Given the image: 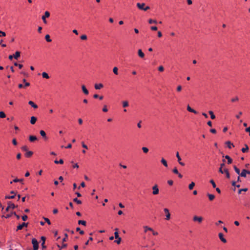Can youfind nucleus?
I'll return each mask as SVG.
<instances>
[{
  "label": "nucleus",
  "mask_w": 250,
  "mask_h": 250,
  "mask_svg": "<svg viewBox=\"0 0 250 250\" xmlns=\"http://www.w3.org/2000/svg\"><path fill=\"white\" fill-rule=\"evenodd\" d=\"M5 36H6L5 33L3 31L0 30V37H1V36L4 37Z\"/></svg>",
  "instance_id": "obj_58"
},
{
  "label": "nucleus",
  "mask_w": 250,
  "mask_h": 250,
  "mask_svg": "<svg viewBox=\"0 0 250 250\" xmlns=\"http://www.w3.org/2000/svg\"><path fill=\"white\" fill-rule=\"evenodd\" d=\"M222 167H220L219 169V172H220L222 174H223L224 173V169H223Z\"/></svg>",
  "instance_id": "obj_62"
},
{
  "label": "nucleus",
  "mask_w": 250,
  "mask_h": 250,
  "mask_svg": "<svg viewBox=\"0 0 250 250\" xmlns=\"http://www.w3.org/2000/svg\"><path fill=\"white\" fill-rule=\"evenodd\" d=\"M226 144L228 146V147L229 148H231V146H233L234 147V146L233 145V144H232L230 141H227Z\"/></svg>",
  "instance_id": "obj_31"
},
{
  "label": "nucleus",
  "mask_w": 250,
  "mask_h": 250,
  "mask_svg": "<svg viewBox=\"0 0 250 250\" xmlns=\"http://www.w3.org/2000/svg\"><path fill=\"white\" fill-rule=\"evenodd\" d=\"M224 173L226 174V177L228 179H229L230 178V174H229V170L227 168H224Z\"/></svg>",
  "instance_id": "obj_25"
},
{
  "label": "nucleus",
  "mask_w": 250,
  "mask_h": 250,
  "mask_svg": "<svg viewBox=\"0 0 250 250\" xmlns=\"http://www.w3.org/2000/svg\"><path fill=\"white\" fill-rule=\"evenodd\" d=\"M28 217L26 215H24L22 216V219L23 221H25L27 219Z\"/></svg>",
  "instance_id": "obj_55"
},
{
  "label": "nucleus",
  "mask_w": 250,
  "mask_h": 250,
  "mask_svg": "<svg viewBox=\"0 0 250 250\" xmlns=\"http://www.w3.org/2000/svg\"><path fill=\"white\" fill-rule=\"evenodd\" d=\"M80 38L82 40H86L87 39V36L85 35H82Z\"/></svg>",
  "instance_id": "obj_52"
},
{
  "label": "nucleus",
  "mask_w": 250,
  "mask_h": 250,
  "mask_svg": "<svg viewBox=\"0 0 250 250\" xmlns=\"http://www.w3.org/2000/svg\"><path fill=\"white\" fill-rule=\"evenodd\" d=\"M44 220H45V221L48 224V225H50L51 224V222L49 220V219L47 218H45V217H44L43 218Z\"/></svg>",
  "instance_id": "obj_51"
},
{
  "label": "nucleus",
  "mask_w": 250,
  "mask_h": 250,
  "mask_svg": "<svg viewBox=\"0 0 250 250\" xmlns=\"http://www.w3.org/2000/svg\"><path fill=\"white\" fill-rule=\"evenodd\" d=\"M37 118L34 117V116H32L31 117V119H30V123L32 124V125H34L36 121H37Z\"/></svg>",
  "instance_id": "obj_19"
},
{
  "label": "nucleus",
  "mask_w": 250,
  "mask_h": 250,
  "mask_svg": "<svg viewBox=\"0 0 250 250\" xmlns=\"http://www.w3.org/2000/svg\"><path fill=\"white\" fill-rule=\"evenodd\" d=\"M242 114V112L241 111H240V112H239L238 114V115H236L235 117H236V118L237 119H239V118H240V116H241Z\"/></svg>",
  "instance_id": "obj_60"
},
{
  "label": "nucleus",
  "mask_w": 250,
  "mask_h": 250,
  "mask_svg": "<svg viewBox=\"0 0 250 250\" xmlns=\"http://www.w3.org/2000/svg\"><path fill=\"white\" fill-rule=\"evenodd\" d=\"M145 5L146 4L145 3H137V7L141 10H142L144 11H147V10L150 9V7L148 6L145 7Z\"/></svg>",
  "instance_id": "obj_2"
},
{
  "label": "nucleus",
  "mask_w": 250,
  "mask_h": 250,
  "mask_svg": "<svg viewBox=\"0 0 250 250\" xmlns=\"http://www.w3.org/2000/svg\"><path fill=\"white\" fill-rule=\"evenodd\" d=\"M40 133L41 134V135L45 139V140H47V137H46V133L43 130H41L40 131Z\"/></svg>",
  "instance_id": "obj_21"
},
{
  "label": "nucleus",
  "mask_w": 250,
  "mask_h": 250,
  "mask_svg": "<svg viewBox=\"0 0 250 250\" xmlns=\"http://www.w3.org/2000/svg\"><path fill=\"white\" fill-rule=\"evenodd\" d=\"M152 194L154 195H157L159 194V189L158 188V185L157 184H155L154 185L152 188Z\"/></svg>",
  "instance_id": "obj_5"
},
{
  "label": "nucleus",
  "mask_w": 250,
  "mask_h": 250,
  "mask_svg": "<svg viewBox=\"0 0 250 250\" xmlns=\"http://www.w3.org/2000/svg\"><path fill=\"white\" fill-rule=\"evenodd\" d=\"M219 237L220 239L221 240V241L224 243H226L227 242L226 239L224 237L223 234L222 233H219Z\"/></svg>",
  "instance_id": "obj_11"
},
{
  "label": "nucleus",
  "mask_w": 250,
  "mask_h": 250,
  "mask_svg": "<svg viewBox=\"0 0 250 250\" xmlns=\"http://www.w3.org/2000/svg\"><path fill=\"white\" fill-rule=\"evenodd\" d=\"M54 163L56 164H62L63 163V161L62 159H60L59 161L55 160Z\"/></svg>",
  "instance_id": "obj_41"
},
{
  "label": "nucleus",
  "mask_w": 250,
  "mask_h": 250,
  "mask_svg": "<svg viewBox=\"0 0 250 250\" xmlns=\"http://www.w3.org/2000/svg\"><path fill=\"white\" fill-rule=\"evenodd\" d=\"M11 194H13V195L12 196H6L5 198L6 199H13L15 198V196H16V193L14 191H11L10 192Z\"/></svg>",
  "instance_id": "obj_15"
},
{
  "label": "nucleus",
  "mask_w": 250,
  "mask_h": 250,
  "mask_svg": "<svg viewBox=\"0 0 250 250\" xmlns=\"http://www.w3.org/2000/svg\"><path fill=\"white\" fill-rule=\"evenodd\" d=\"M247 170L246 169H243L241 171V172L240 173V175L241 177H246L247 175Z\"/></svg>",
  "instance_id": "obj_24"
},
{
  "label": "nucleus",
  "mask_w": 250,
  "mask_h": 250,
  "mask_svg": "<svg viewBox=\"0 0 250 250\" xmlns=\"http://www.w3.org/2000/svg\"><path fill=\"white\" fill-rule=\"evenodd\" d=\"M208 113L209 114V115H210V118H211V119H214L215 118V115L214 114L213 111H208Z\"/></svg>",
  "instance_id": "obj_32"
},
{
  "label": "nucleus",
  "mask_w": 250,
  "mask_h": 250,
  "mask_svg": "<svg viewBox=\"0 0 250 250\" xmlns=\"http://www.w3.org/2000/svg\"><path fill=\"white\" fill-rule=\"evenodd\" d=\"M32 243L33 246V250H38L39 248V244L37 240L35 238H33Z\"/></svg>",
  "instance_id": "obj_4"
},
{
  "label": "nucleus",
  "mask_w": 250,
  "mask_h": 250,
  "mask_svg": "<svg viewBox=\"0 0 250 250\" xmlns=\"http://www.w3.org/2000/svg\"><path fill=\"white\" fill-rule=\"evenodd\" d=\"M28 223H23L22 224L19 225L17 227V231L21 229L24 227H27Z\"/></svg>",
  "instance_id": "obj_10"
},
{
  "label": "nucleus",
  "mask_w": 250,
  "mask_h": 250,
  "mask_svg": "<svg viewBox=\"0 0 250 250\" xmlns=\"http://www.w3.org/2000/svg\"><path fill=\"white\" fill-rule=\"evenodd\" d=\"M164 211L166 214V219L167 220H169L170 218V214L169 213V210L167 208H164Z\"/></svg>",
  "instance_id": "obj_8"
},
{
  "label": "nucleus",
  "mask_w": 250,
  "mask_h": 250,
  "mask_svg": "<svg viewBox=\"0 0 250 250\" xmlns=\"http://www.w3.org/2000/svg\"><path fill=\"white\" fill-rule=\"evenodd\" d=\"M21 55V52L19 51H16L15 54L14 55V58L17 60L20 57Z\"/></svg>",
  "instance_id": "obj_28"
},
{
  "label": "nucleus",
  "mask_w": 250,
  "mask_h": 250,
  "mask_svg": "<svg viewBox=\"0 0 250 250\" xmlns=\"http://www.w3.org/2000/svg\"><path fill=\"white\" fill-rule=\"evenodd\" d=\"M115 230L116 231L114 232V237H115V238L116 239L115 241V242L118 244H120L121 242V238L119 236L118 229L116 228L115 229Z\"/></svg>",
  "instance_id": "obj_1"
},
{
  "label": "nucleus",
  "mask_w": 250,
  "mask_h": 250,
  "mask_svg": "<svg viewBox=\"0 0 250 250\" xmlns=\"http://www.w3.org/2000/svg\"><path fill=\"white\" fill-rule=\"evenodd\" d=\"M172 171L174 174H179L178 170L177 167H176L173 168V169L172 170Z\"/></svg>",
  "instance_id": "obj_50"
},
{
  "label": "nucleus",
  "mask_w": 250,
  "mask_h": 250,
  "mask_svg": "<svg viewBox=\"0 0 250 250\" xmlns=\"http://www.w3.org/2000/svg\"><path fill=\"white\" fill-rule=\"evenodd\" d=\"M76 231H79L80 234L81 235H83L84 234V231L83 230H81L80 228L79 227L76 228Z\"/></svg>",
  "instance_id": "obj_43"
},
{
  "label": "nucleus",
  "mask_w": 250,
  "mask_h": 250,
  "mask_svg": "<svg viewBox=\"0 0 250 250\" xmlns=\"http://www.w3.org/2000/svg\"><path fill=\"white\" fill-rule=\"evenodd\" d=\"M207 196L208 197V199L210 201H213L215 198V196L213 194L208 193Z\"/></svg>",
  "instance_id": "obj_26"
},
{
  "label": "nucleus",
  "mask_w": 250,
  "mask_h": 250,
  "mask_svg": "<svg viewBox=\"0 0 250 250\" xmlns=\"http://www.w3.org/2000/svg\"><path fill=\"white\" fill-rule=\"evenodd\" d=\"M82 89L83 92V93L85 95H88L89 93L88 90L86 89L85 86L84 85H82Z\"/></svg>",
  "instance_id": "obj_12"
},
{
  "label": "nucleus",
  "mask_w": 250,
  "mask_h": 250,
  "mask_svg": "<svg viewBox=\"0 0 250 250\" xmlns=\"http://www.w3.org/2000/svg\"><path fill=\"white\" fill-rule=\"evenodd\" d=\"M28 104L30 105L32 107H33L34 108H38V105L31 101H30L28 102Z\"/></svg>",
  "instance_id": "obj_23"
},
{
  "label": "nucleus",
  "mask_w": 250,
  "mask_h": 250,
  "mask_svg": "<svg viewBox=\"0 0 250 250\" xmlns=\"http://www.w3.org/2000/svg\"><path fill=\"white\" fill-rule=\"evenodd\" d=\"M12 143L14 145L16 146L17 145V142L16 139H13L12 140Z\"/></svg>",
  "instance_id": "obj_61"
},
{
  "label": "nucleus",
  "mask_w": 250,
  "mask_h": 250,
  "mask_svg": "<svg viewBox=\"0 0 250 250\" xmlns=\"http://www.w3.org/2000/svg\"><path fill=\"white\" fill-rule=\"evenodd\" d=\"M248 190V189L247 188H242V189H240L238 190V194H241L242 191H247Z\"/></svg>",
  "instance_id": "obj_42"
},
{
  "label": "nucleus",
  "mask_w": 250,
  "mask_h": 250,
  "mask_svg": "<svg viewBox=\"0 0 250 250\" xmlns=\"http://www.w3.org/2000/svg\"><path fill=\"white\" fill-rule=\"evenodd\" d=\"M128 106V103L127 101H125L123 102V106L124 107H126Z\"/></svg>",
  "instance_id": "obj_39"
},
{
  "label": "nucleus",
  "mask_w": 250,
  "mask_h": 250,
  "mask_svg": "<svg viewBox=\"0 0 250 250\" xmlns=\"http://www.w3.org/2000/svg\"><path fill=\"white\" fill-rule=\"evenodd\" d=\"M195 186V183L193 182H192L188 186V188L190 190L193 189V187Z\"/></svg>",
  "instance_id": "obj_34"
},
{
  "label": "nucleus",
  "mask_w": 250,
  "mask_h": 250,
  "mask_svg": "<svg viewBox=\"0 0 250 250\" xmlns=\"http://www.w3.org/2000/svg\"><path fill=\"white\" fill-rule=\"evenodd\" d=\"M148 23L149 24H151V23H157V21L156 20H152V19H149L148 20Z\"/></svg>",
  "instance_id": "obj_44"
},
{
  "label": "nucleus",
  "mask_w": 250,
  "mask_h": 250,
  "mask_svg": "<svg viewBox=\"0 0 250 250\" xmlns=\"http://www.w3.org/2000/svg\"><path fill=\"white\" fill-rule=\"evenodd\" d=\"M17 207V206H16L13 203H12L11 202L9 201L8 202V206L6 208V211H8L9 209L11 208V209H14L15 208H16Z\"/></svg>",
  "instance_id": "obj_6"
},
{
  "label": "nucleus",
  "mask_w": 250,
  "mask_h": 250,
  "mask_svg": "<svg viewBox=\"0 0 250 250\" xmlns=\"http://www.w3.org/2000/svg\"><path fill=\"white\" fill-rule=\"evenodd\" d=\"M138 56L141 58H144V57H145V54L143 52L142 50L141 49H139L138 50Z\"/></svg>",
  "instance_id": "obj_17"
},
{
  "label": "nucleus",
  "mask_w": 250,
  "mask_h": 250,
  "mask_svg": "<svg viewBox=\"0 0 250 250\" xmlns=\"http://www.w3.org/2000/svg\"><path fill=\"white\" fill-rule=\"evenodd\" d=\"M144 228L145 229V232H146L147 230L153 231V229L151 228L148 227V226H145L144 227Z\"/></svg>",
  "instance_id": "obj_30"
},
{
  "label": "nucleus",
  "mask_w": 250,
  "mask_h": 250,
  "mask_svg": "<svg viewBox=\"0 0 250 250\" xmlns=\"http://www.w3.org/2000/svg\"><path fill=\"white\" fill-rule=\"evenodd\" d=\"M210 183L212 184L213 188H216V184L213 180H211Z\"/></svg>",
  "instance_id": "obj_53"
},
{
  "label": "nucleus",
  "mask_w": 250,
  "mask_h": 250,
  "mask_svg": "<svg viewBox=\"0 0 250 250\" xmlns=\"http://www.w3.org/2000/svg\"><path fill=\"white\" fill-rule=\"evenodd\" d=\"M161 162L165 167H167V162L164 158H162Z\"/></svg>",
  "instance_id": "obj_29"
},
{
  "label": "nucleus",
  "mask_w": 250,
  "mask_h": 250,
  "mask_svg": "<svg viewBox=\"0 0 250 250\" xmlns=\"http://www.w3.org/2000/svg\"><path fill=\"white\" fill-rule=\"evenodd\" d=\"M245 131L249 133V135L250 136V126L246 128Z\"/></svg>",
  "instance_id": "obj_64"
},
{
  "label": "nucleus",
  "mask_w": 250,
  "mask_h": 250,
  "mask_svg": "<svg viewBox=\"0 0 250 250\" xmlns=\"http://www.w3.org/2000/svg\"><path fill=\"white\" fill-rule=\"evenodd\" d=\"M104 87L102 83H96L94 85V87L96 89H100Z\"/></svg>",
  "instance_id": "obj_16"
},
{
  "label": "nucleus",
  "mask_w": 250,
  "mask_h": 250,
  "mask_svg": "<svg viewBox=\"0 0 250 250\" xmlns=\"http://www.w3.org/2000/svg\"><path fill=\"white\" fill-rule=\"evenodd\" d=\"M21 149L23 151H28V147H27V146H22L21 147Z\"/></svg>",
  "instance_id": "obj_47"
},
{
  "label": "nucleus",
  "mask_w": 250,
  "mask_h": 250,
  "mask_svg": "<svg viewBox=\"0 0 250 250\" xmlns=\"http://www.w3.org/2000/svg\"><path fill=\"white\" fill-rule=\"evenodd\" d=\"M151 29L153 31H156L157 30V27L155 26H151L150 27Z\"/></svg>",
  "instance_id": "obj_63"
},
{
  "label": "nucleus",
  "mask_w": 250,
  "mask_h": 250,
  "mask_svg": "<svg viewBox=\"0 0 250 250\" xmlns=\"http://www.w3.org/2000/svg\"><path fill=\"white\" fill-rule=\"evenodd\" d=\"M78 223L79 225H83V226H86V221L84 220H79Z\"/></svg>",
  "instance_id": "obj_33"
},
{
  "label": "nucleus",
  "mask_w": 250,
  "mask_h": 250,
  "mask_svg": "<svg viewBox=\"0 0 250 250\" xmlns=\"http://www.w3.org/2000/svg\"><path fill=\"white\" fill-rule=\"evenodd\" d=\"M245 147L242 148L241 151L243 153L247 152L249 149V146L247 144H245Z\"/></svg>",
  "instance_id": "obj_18"
},
{
  "label": "nucleus",
  "mask_w": 250,
  "mask_h": 250,
  "mask_svg": "<svg viewBox=\"0 0 250 250\" xmlns=\"http://www.w3.org/2000/svg\"><path fill=\"white\" fill-rule=\"evenodd\" d=\"M187 110L189 112L193 113H194L195 114H197V112L196 110H195L194 109L191 108V107L189 105H188L187 106Z\"/></svg>",
  "instance_id": "obj_14"
},
{
  "label": "nucleus",
  "mask_w": 250,
  "mask_h": 250,
  "mask_svg": "<svg viewBox=\"0 0 250 250\" xmlns=\"http://www.w3.org/2000/svg\"><path fill=\"white\" fill-rule=\"evenodd\" d=\"M33 154V152L31 151H27L26 153L25 154V156L27 158L31 157Z\"/></svg>",
  "instance_id": "obj_22"
},
{
  "label": "nucleus",
  "mask_w": 250,
  "mask_h": 250,
  "mask_svg": "<svg viewBox=\"0 0 250 250\" xmlns=\"http://www.w3.org/2000/svg\"><path fill=\"white\" fill-rule=\"evenodd\" d=\"M73 201L76 202L78 204H81L82 201L80 200H78L77 198H75L73 199Z\"/></svg>",
  "instance_id": "obj_40"
},
{
  "label": "nucleus",
  "mask_w": 250,
  "mask_h": 250,
  "mask_svg": "<svg viewBox=\"0 0 250 250\" xmlns=\"http://www.w3.org/2000/svg\"><path fill=\"white\" fill-rule=\"evenodd\" d=\"M6 117L5 114L3 111L0 112V118H3Z\"/></svg>",
  "instance_id": "obj_46"
},
{
  "label": "nucleus",
  "mask_w": 250,
  "mask_h": 250,
  "mask_svg": "<svg viewBox=\"0 0 250 250\" xmlns=\"http://www.w3.org/2000/svg\"><path fill=\"white\" fill-rule=\"evenodd\" d=\"M142 149L145 153H147L148 152V149L146 147H143Z\"/></svg>",
  "instance_id": "obj_45"
},
{
  "label": "nucleus",
  "mask_w": 250,
  "mask_h": 250,
  "mask_svg": "<svg viewBox=\"0 0 250 250\" xmlns=\"http://www.w3.org/2000/svg\"><path fill=\"white\" fill-rule=\"evenodd\" d=\"M176 156L178 159V162H179V164L182 166H185V164L182 162H181V158L179 155V153L178 152H177L176 154Z\"/></svg>",
  "instance_id": "obj_9"
},
{
  "label": "nucleus",
  "mask_w": 250,
  "mask_h": 250,
  "mask_svg": "<svg viewBox=\"0 0 250 250\" xmlns=\"http://www.w3.org/2000/svg\"><path fill=\"white\" fill-rule=\"evenodd\" d=\"M238 100H239L238 97H235V98L231 99V101L232 102H235L236 101H238Z\"/></svg>",
  "instance_id": "obj_54"
},
{
  "label": "nucleus",
  "mask_w": 250,
  "mask_h": 250,
  "mask_svg": "<svg viewBox=\"0 0 250 250\" xmlns=\"http://www.w3.org/2000/svg\"><path fill=\"white\" fill-rule=\"evenodd\" d=\"M29 140L30 142H33L37 140L36 136L30 135L29 137Z\"/></svg>",
  "instance_id": "obj_20"
},
{
  "label": "nucleus",
  "mask_w": 250,
  "mask_h": 250,
  "mask_svg": "<svg viewBox=\"0 0 250 250\" xmlns=\"http://www.w3.org/2000/svg\"><path fill=\"white\" fill-rule=\"evenodd\" d=\"M23 179H18V178H16V179H14L13 181L14 182H21V183H22V181H23Z\"/></svg>",
  "instance_id": "obj_49"
},
{
  "label": "nucleus",
  "mask_w": 250,
  "mask_h": 250,
  "mask_svg": "<svg viewBox=\"0 0 250 250\" xmlns=\"http://www.w3.org/2000/svg\"><path fill=\"white\" fill-rule=\"evenodd\" d=\"M14 65L16 66H18L20 69H21L23 67L22 64H19L17 62H15Z\"/></svg>",
  "instance_id": "obj_48"
},
{
  "label": "nucleus",
  "mask_w": 250,
  "mask_h": 250,
  "mask_svg": "<svg viewBox=\"0 0 250 250\" xmlns=\"http://www.w3.org/2000/svg\"><path fill=\"white\" fill-rule=\"evenodd\" d=\"M118 68L117 67H114L113 69V72L115 75L118 74Z\"/></svg>",
  "instance_id": "obj_38"
},
{
  "label": "nucleus",
  "mask_w": 250,
  "mask_h": 250,
  "mask_svg": "<svg viewBox=\"0 0 250 250\" xmlns=\"http://www.w3.org/2000/svg\"><path fill=\"white\" fill-rule=\"evenodd\" d=\"M233 168H234V169L235 170V171L238 174H240V169L237 167L236 166H233Z\"/></svg>",
  "instance_id": "obj_35"
},
{
  "label": "nucleus",
  "mask_w": 250,
  "mask_h": 250,
  "mask_svg": "<svg viewBox=\"0 0 250 250\" xmlns=\"http://www.w3.org/2000/svg\"><path fill=\"white\" fill-rule=\"evenodd\" d=\"M225 157L226 159H227L228 164H230L232 163V160L229 155H226V156H225Z\"/></svg>",
  "instance_id": "obj_27"
},
{
  "label": "nucleus",
  "mask_w": 250,
  "mask_h": 250,
  "mask_svg": "<svg viewBox=\"0 0 250 250\" xmlns=\"http://www.w3.org/2000/svg\"><path fill=\"white\" fill-rule=\"evenodd\" d=\"M103 111L104 112H107L108 109H107V106H106V105H104V107H103Z\"/></svg>",
  "instance_id": "obj_56"
},
{
  "label": "nucleus",
  "mask_w": 250,
  "mask_h": 250,
  "mask_svg": "<svg viewBox=\"0 0 250 250\" xmlns=\"http://www.w3.org/2000/svg\"><path fill=\"white\" fill-rule=\"evenodd\" d=\"M42 77L44 78H46V79H49V75L46 72H43L42 73Z\"/></svg>",
  "instance_id": "obj_36"
},
{
  "label": "nucleus",
  "mask_w": 250,
  "mask_h": 250,
  "mask_svg": "<svg viewBox=\"0 0 250 250\" xmlns=\"http://www.w3.org/2000/svg\"><path fill=\"white\" fill-rule=\"evenodd\" d=\"M45 237L44 236H42L41 237V240L42 241V249H45L46 248V246L44 245V244H45Z\"/></svg>",
  "instance_id": "obj_13"
},
{
  "label": "nucleus",
  "mask_w": 250,
  "mask_h": 250,
  "mask_svg": "<svg viewBox=\"0 0 250 250\" xmlns=\"http://www.w3.org/2000/svg\"><path fill=\"white\" fill-rule=\"evenodd\" d=\"M193 221L194 222H198L200 224L202 222L203 220V218L202 216H198L195 215L193 217Z\"/></svg>",
  "instance_id": "obj_3"
},
{
  "label": "nucleus",
  "mask_w": 250,
  "mask_h": 250,
  "mask_svg": "<svg viewBox=\"0 0 250 250\" xmlns=\"http://www.w3.org/2000/svg\"><path fill=\"white\" fill-rule=\"evenodd\" d=\"M50 16V13L48 11H45L44 13V15L42 16V20L44 23H46L47 21L46 20V18H48Z\"/></svg>",
  "instance_id": "obj_7"
},
{
  "label": "nucleus",
  "mask_w": 250,
  "mask_h": 250,
  "mask_svg": "<svg viewBox=\"0 0 250 250\" xmlns=\"http://www.w3.org/2000/svg\"><path fill=\"white\" fill-rule=\"evenodd\" d=\"M45 39L47 42H51L52 41V40L50 39V36L49 35H46L45 36Z\"/></svg>",
  "instance_id": "obj_37"
},
{
  "label": "nucleus",
  "mask_w": 250,
  "mask_h": 250,
  "mask_svg": "<svg viewBox=\"0 0 250 250\" xmlns=\"http://www.w3.org/2000/svg\"><path fill=\"white\" fill-rule=\"evenodd\" d=\"M182 90V86L181 85H179L177 87V91L178 92H180Z\"/></svg>",
  "instance_id": "obj_59"
},
{
  "label": "nucleus",
  "mask_w": 250,
  "mask_h": 250,
  "mask_svg": "<svg viewBox=\"0 0 250 250\" xmlns=\"http://www.w3.org/2000/svg\"><path fill=\"white\" fill-rule=\"evenodd\" d=\"M164 70V67L163 66H160L158 67V70L160 72H163Z\"/></svg>",
  "instance_id": "obj_57"
}]
</instances>
